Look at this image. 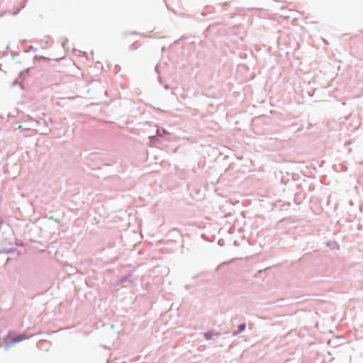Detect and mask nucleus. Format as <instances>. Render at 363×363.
Segmentation results:
<instances>
[{
    "label": "nucleus",
    "mask_w": 363,
    "mask_h": 363,
    "mask_svg": "<svg viewBox=\"0 0 363 363\" xmlns=\"http://www.w3.org/2000/svg\"><path fill=\"white\" fill-rule=\"evenodd\" d=\"M26 339H27V336L26 335H19L12 338V342L16 343Z\"/></svg>",
    "instance_id": "nucleus-1"
},
{
    "label": "nucleus",
    "mask_w": 363,
    "mask_h": 363,
    "mask_svg": "<svg viewBox=\"0 0 363 363\" xmlns=\"http://www.w3.org/2000/svg\"><path fill=\"white\" fill-rule=\"evenodd\" d=\"M203 335L206 340H210L213 336V333L212 332H207L205 333Z\"/></svg>",
    "instance_id": "nucleus-2"
},
{
    "label": "nucleus",
    "mask_w": 363,
    "mask_h": 363,
    "mask_svg": "<svg viewBox=\"0 0 363 363\" xmlns=\"http://www.w3.org/2000/svg\"><path fill=\"white\" fill-rule=\"evenodd\" d=\"M238 328H239V331L242 332V331H243L245 329V324H241V325H239Z\"/></svg>",
    "instance_id": "nucleus-3"
}]
</instances>
